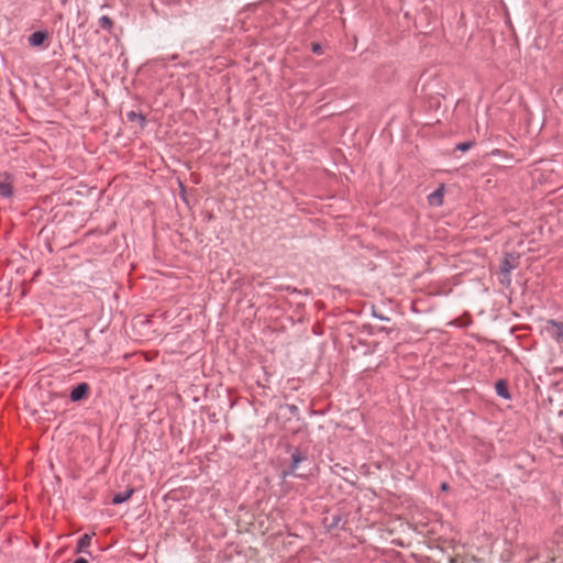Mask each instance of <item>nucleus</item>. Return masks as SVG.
<instances>
[{
    "label": "nucleus",
    "instance_id": "f257e3e1",
    "mask_svg": "<svg viewBox=\"0 0 563 563\" xmlns=\"http://www.w3.org/2000/svg\"><path fill=\"white\" fill-rule=\"evenodd\" d=\"M89 391V386L87 383L78 384L70 393L71 401H79L84 399Z\"/></svg>",
    "mask_w": 563,
    "mask_h": 563
},
{
    "label": "nucleus",
    "instance_id": "f03ea898",
    "mask_svg": "<svg viewBox=\"0 0 563 563\" xmlns=\"http://www.w3.org/2000/svg\"><path fill=\"white\" fill-rule=\"evenodd\" d=\"M444 187L441 185L437 190L428 196V202L432 207H440L443 203Z\"/></svg>",
    "mask_w": 563,
    "mask_h": 563
},
{
    "label": "nucleus",
    "instance_id": "7ed1b4c3",
    "mask_svg": "<svg viewBox=\"0 0 563 563\" xmlns=\"http://www.w3.org/2000/svg\"><path fill=\"white\" fill-rule=\"evenodd\" d=\"M548 324L554 329L552 333V339L556 343H563V322L556 320H549Z\"/></svg>",
    "mask_w": 563,
    "mask_h": 563
},
{
    "label": "nucleus",
    "instance_id": "20e7f679",
    "mask_svg": "<svg viewBox=\"0 0 563 563\" xmlns=\"http://www.w3.org/2000/svg\"><path fill=\"white\" fill-rule=\"evenodd\" d=\"M305 460V456L301 454V452L299 450H295L292 453H291V465H290V470L287 471V472H284L283 473V476L284 477H287L289 475H292L296 471V468L298 467L299 463L302 462Z\"/></svg>",
    "mask_w": 563,
    "mask_h": 563
},
{
    "label": "nucleus",
    "instance_id": "39448f33",
    "mask_svg": "<svg viewBox=\"0 0 563 563\" xmlns=\"http://www.w3.org/2000/svg\"><path fill=\"white\" fill-rule=\"evenodd\" d=\"M48 37L46 31H36L29 36V44L31 46H40Z\"/></svg>",
    "mask_w": 563,
    "mask_h": 563
},
{
    "label": "nucleus",
    "instance_id": "423d86ee",
    "mask_svg": "<svg viewBox=\"0 0 563 563\" xmlns=\"http://www.w3.org/2000/svg\"><path fill=\"white\" fill-rule=\"evenodd\" d=\"M503 275L506 277L507 284L510 283V272L514 269V265L511 263V255L506 254L500 266Z\"/></svg>",
    "mask_w": 563,
    "mask_h": 563
},
{
    "label": "nucleus",
    "instance_id": "0eeeda50",
    "mask_svg": "<svg viewBox=\"0 0 563 563\" xmlns=\"http://www.w3.org/2000/svg\"><path fill=\"white\" fill-rule=\"evenodd\" d=\"M133 494H134V489L133 488H128L124 492L115 494L113 496V498H112V503L114 505H120V504L129 500L132 497Z\"/></svg>",
    "mask_w": 563,
    "mask_h": 563
},
{
    "label": "nucleus",
    "instance_id": "6e6552de",
    "mask_svg": "<svg viewBox=\"0 0 563 563\" xmlns=\"http://www.w3.org/2000/svg\"><path fill=\"white\" fill-rule=\"evenodd\" d=\"M91 543V537L89 534H84L79 538L78 542H77V548H76V552L79 553V552H86V550L89 548Z\"/></svg>",
    "mask_w": 563,
    "mask_h": 563
},
{
    "label": "nucleus",
    "instance_id": "1a4fd4ad",
    "mask_svg": "<svg viewBox=\"0 0 563 563\" xmlns=\"http://www.w3.org/2000/svg\"><path fill=\"white\" fill-rule=\"evenodd\" d=\"M496 393L498 396H500L501 398L504 399H509L510 398V394H509V390H508V387H507V384L505 380H498L496 383Z\"/></svg>",
    "mask_w": 563,
    "mask_h": 563
},
{
    "label": "nucleus",
    "instance_id": "9d476101",
    "mask_svg": "<svg viewBox=\"0 0 563 563\" xmlns=\"http://www.w3.org/2000/svg\"><path fill=\"white\" fill-rule=\"evenodd\" d=\"M99 25H100L101 29L107 30V31L110 32L112 30V27H113V22H112V20L108 15H102L99 19Z\"/></svg>",
    "mask_w": 563,
    "mask_h": 563
},
{
    "label": "nucleus",
    "instance_id": "9b49d317",
    "mask_svg": "<svg viewBox=\"0 0 563 563\" xmlns=\"http://www.w3.org/2000/svg\"><path fill=\"white\" fill-rule=\"evenodd\" d=\"M128 119L130 121L139 120L142 124L145 122V117L141 113H137L135 111H131L128 113Z\"/></svg>",
    "mask_w": 563,
    "mask_h": 563
},
{
    "label": "nucleus",
    "instance_id": "f8f14e48",
    "mask_svg": "<svg viewBox=\"0 0 563 563\" xmlns=\"http://www.w3.org/2000/svg\"><path fill=\"white\" fill-rule=\"evenodd\" d=\"M13 189L12 185L9 183L2 181V197H10L12 196Z\"/></svg>",
    "mask_w": 563,
    "mask_h": 563
},
{
    "label": "nucleus",
    "instance_id": "ddd939ff",
    "mask_svg": "<svg viewBox=\"0 0 563 563\" xmlns=\"http://www.w3.org/2000/svg\"><path fill=\"white\" fill-rule=\"evenodd\" d=\"M473 143L471 142H463V143H459L456 145V150L461 151V152H466L467 150H470L472 147Z\"/></svg>",
    "mask_w": 563,
    "mask_h": 563
},
{
    "label": "nucleus",
    "instance_id": "4468645a",
    "mask_svg": "<svg viewBox=\"0 0 563 563\" xmlns=\"http://www.w3.org/2000/svg\"><path fill=\"white\" fill-rule=\"evenodd\" d=\"M311 49L314 54H321L322 47L319 43H312Z\"/></svg>",
    "mask_w": 563,
    "mask_h": 563
},
{
    "label": "nucleus",
    "instance_id": "2eb2a0df",
    "mask_svg": "<svg viewBox=\"0 0 563 563\" xmlns=\"http://www.w3.org/2000/svg\"><path fill=\"white\" fill-rule=\"evenodd\" d=\"M449 488H450V486H449V484H448V483H445V482H444V483H442V484H441V490H442V492H448V490H449Z\"/></svg>",
    "mask_w": 563,
    "mask_h": 563
},
{
    "label": "nucleus",
    "instance_id": "dca6fc26",
    "mask_svg": "<svg viewBox=\"0 0 563 563\" xmlns=\"http://www.w3.org/2000/svg\"><path fill=\"white\" fill-rule=\"evenodd\" d=\"M74 563H88V561L84 558H78Z\"/></svg>",
    "mask_w": 563,
    "mask_h": 563
}]
</instances>
